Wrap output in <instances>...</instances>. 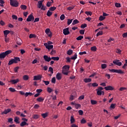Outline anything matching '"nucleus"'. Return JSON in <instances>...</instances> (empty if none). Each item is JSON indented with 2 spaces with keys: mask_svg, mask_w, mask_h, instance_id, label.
<instances>
[{
  "mask_svg": "<svg viewBox=\"0 0 127 127\" xmlns=\"http://www.w3.org/2000/svg\"><path fill=\"white\" fill-rule=\"evenodd\" d=\"M40 106H39L38 104H35L34 106V108L37 110L39 108H40Z\"/></svg>",
  "mask_w": 127,
  "mask_h": 127,
  "instance_id": "obj_62",
  "label": "nucleus"
},
{
  "mask_svg": "<svg viewBox=\"0 0 127 127\" xmlns=\"http://www.w3.org/2000/svg\"><path fill=\"white\" fill-rule=\"evenodd\" d=\"M41 78H42V76L41 75H35L34 76L33 80L34 81H37L38 80H41Z\"/></svg>",
  "mask_w": 127,
  "mask_h": 127,
  "instance_id": "obj_12",
  "label": "nucleus"
},
{
  "mask_svg": "<svg viewBox=\"0 0 127 127\" xmlns=\"http://www.w3.org/2000/svg\"><path fill=\"white\" fill-rule=\"evenodd\" d=\"M29 38H34L36 37V36H35V35H34V34H30L29 35Z\"/></svg>",
  "mask_w": 127,
  "mask_h": 127,
  "instance_id": "obj_49",
  "label": "nucleus"
},
{
  "mask_svg": "<svg viewBox=\"0 0 127 127\" xmlns=\"http://www.w3.org/2000/svg\"><path fill=\"white\" fill-rule=\"evenodd\" d=\"M10 33V31L8 30H6L3 31L4 35L5 37H7V35Z\"/></svg>",
  "mask_w": 127,
  "mask_h": 127,
  "instance_id": "obj_17",
  "label": "nucleus"
},
{
  "mask_svg": "<svg viewBox=\"0 0 127 127\" xmlns=\"http://www.w3.org/2000/svg\"><path fill=\"white\" fill-rule=\"evenodd\" d=\"M12 121H13V119H12V118H9L8 119V123H10V124H13Z\"/></svg>",
  "mask_w": 127,
  "mask_h": 127,
  "instance_id": "obj_55",
  "label": "nucleus"
},
{
  "mask_svg": "<svg viewBox=\"0 0 127 127\" xmlns=\"http://www.w3.org/2000/svg\"><path fill=\"white\" fill-rule=\"evenodd\" d=\"M12 19H15V20H17V16L15 15H12Z\"/></svg>",
  "mask_w": 127,
  "mask_h": 127,
  "instance_id": "obj_54",
  "label": "nucleus"
},
{
  "mask_svg": "<svg viewBox=\"0 0 127 127\" xmlns=\"http://www.w3.org/2000/svg\"><path fill=\"white\" fill-rule=\"evenodd\" d=\"M87 26V24H82L81 25V28L84 29Z\"/></svg>",
  "mask_w": 127,
  "mask_h": 127,
  "instance_id": "obj_60",
  "label": "nucleus"
},
{
  "mask_svg": "<svg viewBox=\"0 0 127 127\" xmlns=\"http://www.w3.org/2000/svg\"><path fill=\"white\" fill-rule=\"evenodd\" d=\"M56 78L57 80H61L62 79V76L61 75V73H58L56 75Z\"/></svg>",
  "mask_w": 127,
  "mask_h": 127,
  "instance_id": "obj_16",
  "label": "nucleus"
},
{
  "mask_svg": "<svg viewBox=\"0 0 127 127\" xmlns=\"http://www.w3.org/2000/svg\"><path fill=\"white\" fill-rule=\"evenodd\" d=\"M113 63L114 65H117L118 66H122V62H120L119 60H115L113 61Z\"/></svg>",
  "mask_w": 127,
  "mask_h": 127,
  "instance_id": "obj_9",
  "label": "nucleus"
},
{
  "mask_svg": "<svg viewBox=\"0 0 127 127\" xmlns=\"http://www.w3.org/2000/svg\"><path fill=\"white\" fill-rule=\"evenodd\" d=\"M84 38V37L83 36H79L77 38L76 40H82Z\"/></svg>",
  "mask_w": 127,
  "mask_h": 127,
  "instance_id": "obj_47",
  "label": "nucleus"
},
{
  "mask_svg": "<svg viewBox=\"0 0 127 127\" xmlns=\"http://www.w3.org/2000/svg\"><path fill=\"white\" fill-rule=\"evenodd\" d=\"M11 53V50H8L0 54V59H4L6 56Z\"/></svg>",
  "mask_w": 127,
  "mask_h": 127,
  "instance_id": "obj_2",
  "label": "nucleus"
},
{
  "mask_svg": "<svg viewBox=\"0 0 127 127\" xmlns=\"http://www.w3.org/2000/svg\"><path fill=\"white\" fill-rule=\"evenodd\" d=\"M44 45L45 46V47L47 49H48V50H51V49H53V45H49L47 43H45Z\"/></svg>",
  "mask_w": 127,
  "mask_h": 127,
  "instance_id": "obj_8",
  "label": "nucleus"
},
{
  "mask_svg": "<svg viewBox=\"0 0 127 127\" xmlns=\"http://www.w3.org/2000/svg\"><path fill=\"white\" fill-rule=\"evenodd\" d=\"M18 82H19V79L18 78L16 79H12L10 81V83H11L12 84H17Z\"/></svg>",
  "mask_w": 127,
  "mask_h": 127,
  "instance_id": "obj_13",
  "label": "nucleus"
},
{
  "mask_svg": "<svg viewBox=\"0 0 127 127\" xmlns=\"http://www.w3.org/2000/svg\"><path fill=\"white\" fill-rule=\"evenodd\" d=\"M104 89L105 90H106V91H113L114 88L112 86H107L106 87H105Z\"/></svg>",
  "mask_w": 127,
  "mask_h": 127,
  "instance_id": "obj_11",
  "label": "nucleus"
},
{
  "mask_svg": "<svg viewBox=\"0 0 127 127\" xmlns=\"http://www.w3.org/2000/svg\"><path fill=\"white\" fill-rule=\"evenodd\" d=\"M43 83H45L46 86H48L49 85L50 82L49 81L43 80Z\"/></svg>",
  "mask_w": 127,
  "mask_h": 127,
  "instance_id": "obj_42",
  "label": "nucleus"
},
{
  "mask_svg": "<svg viewBox=\"0 0 127 127\" xmlns=\"http://www.w3.org/2000/svg\"><path fill=\"white\" fill-rule=\"evenodd\" d=\"M20 61V59L18 57H15L14 59H11L9 63H8V65H12L13 63L16 64L17 62H19Z\"/></svg>",
  "mask_w": 127,
  "mask_h": 127,
  "instance_id": "obj_1",
  "label": "nucleus"
},
{
  "mask_svg": "<svg viewBox=\"0 0 127 127\" xmlns=\"http://www.w3.org/2000/svg\"><path fill=\"white\" fill-rule=\"evenodd\" d=\"M103 90H104V88L102 87H99L98 89H96L98 96H102V95L104 96L105 95V92L103 91Z\"/></svg>",
  "mask_w": 127,
  "mask_h": 127,
  "instance_id": "obj_3",
  "label": "nucleus"
},
{
  "mask_svg": "<svg viewBox=\"0 0 127 127\" xmlns=\"http://www.w3.org/2000/svg\"><path fill=\"white\" fill-rule=\"evenodd\" d=\"M62 73L63 74H64V75H68V74L69 73V72L66 71V70L65 69H63L62 70Z\"/></svg>",
  "mask_w": 127,
  "mask_h": 127,
  "instance_id": "obj_37",
  "label": "nucleus"
},
{
  "mask_svg": "<svg viewBox=\"0 0 127 127\" xmlns=\"http://www.w3.org/2000/svg\"><path fill=\"white\" fill-rule=\"evenodd\" d=\"M122 36L124 38H126V37H127V32L123 33Z\"/></svg>",
  "mask_w": 127,
  "mask_h": 127,
  "instance_id": "obj_63",
  "label": "nucleus"
},
{
  "mask_svg": "<svg viewBox=\"0 0 127 127\" xmlns=\"http://www.w3.org/2000/svg\"><path fill=\"white\" fill-rule=\"evenodd\" d=\"M72 21H73V19L70 20L69 19H67L68 25H70V23H72Z\"/></svg>",
  "mask_w": 127,
  "mask_h": 127,
  "instance_id": "obj_53",
  "label": "nucleus"
},
{
  "mask_svg": "<svg viewBox=\"0 0 127 127\" xmlns=\"http://www.w3.org/2000/svg\"><path fill=\"white\" fill-rule=\"evenodd\" d=\"M55 9H56V7H55V6L51 7L49 8V10L51 11H54V10H55Z\"/></svg>",
  "mask_w": 127,
  "mask_h": 127,
  "instance_id": "obj_39",
  "label": "nucleus"
},
{
  "mask_svg": "<svg viewBox=\"0 0 127 127\" xmlns=\"http://www.w3.org/2000/svg\"><path fill=\"white\" fill-rule=\"evenodd\" d=\"M84 82L85 83H90L92 81V79L91 78H85L83 79Z\"/></svg>",
  "mask_w": 127,
  "mask_h": 127,
  "instance_id": "obj_19",
  "label": "nucleus"
},
{
  "mask_svg": "<svg viewBox=\"0 0 127 127\" xmlns=\"http://www.w3.org/2000/svg\"><path fill=\"white\" fill-rule=\"evenodd\" d=\"M32 95H33V94L31 92H26L25 93V97H27L28 96H32Z\"/></svg>",
  "mask_w": 127,
  "mask_h": 127,
  "instance_id": "obj_28",
  "label": "nucleus"
},
{
  "mask_svg": "<svg viewBox=\"0 0 127 127\" xmlns=\"http://www.w3.org/2000/svg\"><path fill=\"white\" fill-rule=\"evenodd\" d=\"M75 99V96H73V95H70V97L69 98V100L70 101H73Z\"/></svg>",
  "mask_w": 127,
  "mask_h": 127,
  "instance_id": "obj_57",
  "label": "nucleus"
},
{
  "mask_svg": "<svg viewBox=\"0 0 127 127\" xmlns=\"http://www.w3.org/2000/svg\"><path fill=\"white\" fill-rule=\"evenodd\" d=\"M37 101L40 102H43V101H44V98L42 97H39L37 98Z\"/></svg>",
  "mask_w": 127,
  "mask_h": 127,
  "instance_id": "obj_24",
  "label": "nucleus"
},
{
  "mask_svg": "<svg viewBox=\"0 0 127 127\" xmlns=\"http://www.w3.org/2000/svg\"><path fill=\"white\" fill-rule=\"evenodd\" d=\"M20 127H24V126H28V124H27L25 121H23L20 125Z\"/></svg>",
  "mask_w": 127,
  "mask_h": 127,
  "instance_id": "obj_20",
  "label": "nucleus"
},
{
  "mask_svg": "<svg viewBox=\"0 0 127 127\" xmlns=\"http://www.w3.org/2000/svg\"><path fill=\"white\" fill-rule=\"evenodd\" d=\"M41 116L43 119H45V118H47L48 114H47V113H43L41 114Z\"/></svg>",
  "mask_w": 127,
  "mask_h": 127,
  "instance_id": "obj_35",
  "label": "nucleus"
},
{
  "mask_svg": "<svg viewBox=\"0 0 127 127\" xmlns=\"http://www.w3.org/2000/svg\"><path fill=\"white\" fill-rule=\"evenodd\" d=\"M9 90L10 92H12V93H14V92H16V90H15V89L12 87L9 88Z\"/></svg>",
  "mask_w": 127,
  "mask_h": 127,
  "instance_id": "obj_30",
  "label": "nucleus"
},
{
  "mask_svg": "<svg viewBox=\"0 0 127 127\" xmlns=\"http://www.w3.org/2000/svg\"><path fill=\"white\" fill-rule=\"evenodd\" d=\"M10 112H11V109H5L3 112L1 113V115H6L7 114H8V113H10Z\"/></svg>",
  "mask_w": 127,
  "mask_h": 127,
  "instance_id": "obj_15",
  "label": "nucleus"
},
{
  "mask_svg": "<svg viewBox=\"0 0 127 127\" xmlns=\"http://www.w3.org/2000/svg\"><path fill=\"white\" fill-rule=\"evenodd\" d=\"M52 83H53V84H55V83H56V79L55 77H53L52 78Z\"/></svg>",
  "mask_w": 127,
  "mask_h": 127,
  "instance_id": "obj_51",
  "label": "nucleus"
},
{
  "mask_svg": "<svg viewBox=\"0 0 127 127\" xmlns=\"http://www.w3.org/2000/svg\"><path fill=\"white\" fill-rule=\"evenodd\" d=\"M73 54V50H68L67 52V55H72V54Z\"/></svg>",
  "mask_w": 127,
  "mask_h": 127,
  "instance_id": "obj_26",
  "label": "nucleus"
},
{
  "mask_svg": "<svg viewBox=\"0 0 127 127\" xmlns=\"http://www.w3.org/2000/svg\"><path fill=\"white\" fill-rule=\"evenodd\" d=\"M63 34L64 35H68L70 34V31H69V28H65L63 30Z\"/></svg>",
  "mask_w": 127,
  "mask_h": 127,
  "instance_id": "obj_10",
  "label": "nucleus"
},
{
  "mask_svg": "<svg viewBox=\"0 0 127 127\" xmlns=\"http://www.w3.org/2000/svg\"><path fill=\"white\" fill-rule=\"evenodd\" d=\"M19 118L17 117H15L14 118V122H15V123H16V124H19Z\"/></svg>",
  "mask_w": 127,
  "mask_h": 127,
  "instance_id": "obj_21",
  "label": "nucleus"
},
{
  "mask_svg": "<svg viewBox=\"0 0 127 127\" xmlns=\"http://www.w3.org/2000/svg\"><path fill=\"white\" fill-rule=\"evenodd\" d=\"M39 115H34L33 116V119H35V120H37V119H39Z\"/></svg>",
  "mask_w": 127,
  "mask_h": 127,
  "instance_id": "obj_43",
  "label": "nucleus"
},
{
  "mask_svg": "<svg viewBox=\"0 0 127 127\" xmlns=\"http://www.w3.org/2000/svg\"><path fill=\"white\" fill-rule=\"evenodd\" d=\"M85 14H87V15H92V14H93V13L91 11H86L85 12Z\"/></svg>",
  "mask_w": 127,
  "mask_h": 127,
  "instance_id": "obj_45",
  "label": "nucleus"
},
{
  "mask_svg": "<svg viewBox=\"0 0 127 127\" xmlns=\"http://www.w3.org/2000/svg\"><path fill=\"white\" fill-rule=\"evenodd\" d=\"M110 72H112L113 73H118V74H124L125 72L123 71V70L121 69H109Z\"/></svg>",
  "mask_w": 127,
  "mask_h": 127,
  "instance_id": "obj_5",
  "label": "nucleus"
},
{
  "mask_svg": "<svg viewBox=\"0 0 127 127\" xmlns=\"http://www.w3.org/2000/svg\"><path fill=\"white\" fill-rule=\"evenodd\" d=\"M76 58H77V54H75L73 56L70 58V59L71 60H76Z\"/></svg>",
  "mask_w": 127,
  "mask_h": 127,
  "instance_id": "obj_32",
  "label": "nucleus"
},
{
  "mask_svg": "<svg viewBox=\"0 0 127 127\" xmlns=\"http://www.w3.org/2000/svg\"><path fill=\"white\" fill-rule=\"evenodd\" d=\"M74 7H75V6L72 5L71 6L67 7V10H72V9H73Z\"/></svg>",
  "mask_w": 127,
  "mask_h": 127,
  "instance_id": "obj_46",
  "label": "nucleus"
},
{
  "mask_svg": "<svg viewBox=\"0 0 127 127\" xmlns=\"http://www.w3.org/2000/svg\"><path fill=\"white\" fill-rule=\"evenodd\" d=\"M70 127H78V126L76 125L75 124H72Z\"/></svg>",
  "mask_w": 127,
  "mask_h": 127,
  "instance_id": "obj_64",
  "label": "nucleus"
},
{
  "mask_svg": "<svg viewBox=\"0 0 127 127\" xmlns=\"http://www.w3.org/2000/svg\"><path fill=\"white\" fill-rule=\"evenodd\" d=\"M101 68L102 69H106L107 68V64H101Z\"/></svg>",
  "mask_w": 127,
  "mask_h": 127,
  "instance_id": "obj_50",
  "label": "nucleus"
},
{
  "mask_svg": "<svg viewBox=\"0 0 127 127\" xmlns=\"http://www.w3.org/2000/svg\"><path fill=\"white\" fill-rule=\"evenodd\" d=\"M20 7L22 9H23L24 10L27 8V6H26V5H21Z\"/></svg>",
  "mask_w": 127,
  "mask_h": 127,
  "instance_id": "obj_36",
  "label": "nucleus"
},
{
  "mask_svg": "<svg viewBox=\"0 0 127 127\" xmlns=\"http://www.w3.org/2000/svg\"><path fill=\"white\" fill-rule=\"evenodd\" d=\"M22 41H21V39L18 38V40H17V41L16 43H17V44L18 45H21V42H22Z\"/></svg>",
  "mask_w": 127,
  "mask_h": 127,
  "instance_id": "obj_31",
  "label": "nucleus"
},
{
  "mask_svg": "<svg viewBox=\"0 0 127 127\" xmlns=\"http://www.w3.org/2000/svg\"><path fill=\"white\" fill-rule=\"evenodd\" d=\"M42 2H43V1H41V0H39L38 1V5H40L41 7V9L43 10H46V6H44V5H43V4L42 3Z\"/></svg>",
  "mask_w": 127,
  "mask_h": 127,
  "instance_id": "obj_6",
  "label": "nucleus"
},
{
  "mask_svg": "<svg viewBox=\"0 0 127 127\" xmlns=\"http://www.w3.org/2000/svg\"><path fill=\"white\" fill-rule=\"evenodd\" d=\"M91 105H97L98 102L96 100H91L90 101Z\"/></svg>",
  "mask_w": 127,
  "mask_h": 127,
  "instance_id": "obj_27",
  "label": "nucleus"
},
{
  "mask_svg": "<svg viewBox=\"0 0 127 127\" xmlns=\"http://www.w3.org/2000/svg\"><path fill=\"white\" fill-rule=\"evenodd\" d=\"M116 108V104H112L110 106V110H114Z\"/></svg>",
  "mask_w": 127,
  "mask_h": 127,
  "instance_id": "obj_34",
  "label": "nucleus"
},
{
  "mask_svg": "<svg viewBox=\"0 0 127 127\" xmlns=\"http://www.w3.org/2000/svg\"><path fill=\"white\" fill-rule=\"evenodd\" d=\"M105 18H106L105 17H104L103 16L101 15V16L99 17V20H100V21H103V20H104Z\"/></svg>",
  "mask_w": 127,
  "mask_h": 127,
  "instance_id": "obj_40",
  "label": "nucleus"
},
{
  "mask_svg": "<svg viewBox=\"0 0 127 127\" xmlns=\"http://www.w3.org/2000/svg\"><path fill=\"white\" fill-rule=\"evenodd\" d=\"M52 91H53V90H52V89H51V88H50V87L47 88V92H48V93H51L52 92Z\"/></svg>",
  "mask_w": 127,
  "mask_h": 127,
  "instance_id": "obj_56",
  "label": "nucleus"
},
{
  "mask_svg": "<svg viewBox=\"0 0 127 127\" xmlns=\"http://www.w3.org/2000/svg\"><path fill=\"white\" fill-rule=\"evenodd\" d=\"M115 6L116 7H121V3L118 2L115 3Z\"/></svg>",
  "mask_w": 127,
  "mask_h": 127,
  "instance_id": "obj_58",
  "label": "nucleus"
},
{
  "mask_svg": "<svg viewBox=\"0 0 127 127\" xmlns=\"http://www.w3.org/2000/svg\"><path fill=\"white\" fill-rule=\"evenodd\" d=\"M63 69H64V70H66V71H68V70H69V69H70V66L69 65H64L63 67Z\"/></svg>",
  "mask_w": 127,
  "mask_h": 127,
  "instance_id": "obj_18",
  "label": "nucleus"
},
{
  "mask_svg": "<svg viewBox=\"0 0 127 127\" xmlns=\"http://www.w3.org/2000/svg\"><path fill=\"white\" fill-rule=\"evenodd\" d=\"M77 23H79V21L77 19H75L73 20L72 25H75V24H77Z\"/></svg>",
  "mask_w": 127,
  "mask_h": 127,
  "instance_id": "obj_29",
  "label": "nucleus"
},
{
  "mask_svg": "<svg viewBox=\"0 0 127 127\" xmlns=\"http://www.w3.org/2000/svg\"><path fill=\"white\" fill-rule=\"evenodd\" d=\"M10 4L14 7H17L18 6V1L16 0H10Z\"/></svg>",
  "mask_w": 127,
  "mask_h": 127,
  "instance_id": "obj_4",
  "label": "nucleus"
},
{
  "mask_svg": "<svg viewBox=\"0 0 127 127\" xmlns=\"http://www.w3.org/2000/svg\"><path fill=\"white\" fill-rule=\"evenodd\" d=\"M51 59L52 60H54V61H58L59 60V57H53L51 58Z\"/></svg>",
  "mask_w": 127,
  "mask_h": 127,
  "instance_id": "obj_22",
  "label": "nucleus"
},
{
  "mask_svg": "<svg viewBox=\"0 0 127 127\" xmlns=\"http://www.w3.org/2000/svg\"><path fill=\"white\" fill-rule=\"evenodd\" d=\"M47 16L50 17L52 15V12L50 11V10H48V12L47 13Z\"/></svg>",
  "mask_w": 127,
  "mask_h": 127,
  "instance_id": "obj_33",
  "label": "nucleus"
},
{
  "mask_svg": "<svg viewBox=\"0 0 127 127\" xmlns=\"http://www.w3.org/2000/svg\"><path fill=\"white\" fill-rule=\"evenodd\" d=\"M44 59L45 61H46L47 62H50L51 61V58L49 57L47 55L44 56Z\"/></svg>",
  "mask_w": 127,
  "mask_h": 127,
  "instance_id": "obj_14",
  "label": "nucleus"
},
{
  "mask_svg": "<svg viewBox=\"0 0 127 127\" xmlns=\"http://www.w3.org/2000/svg\"><path fill=\"white\" fill-rule=\"evenodd\" d=\"M100 35H103V31H99L96 34V36H100Z\"/></svg>",
  "mask_w": 127,
  "mask_h": 127,
  "instance_id": "obj_48",
  "label": "nucleus"
},
{
  "mask_svg": "<svg viewBox=\"0 0 127 127\" xmlns=\"http://www.w3.org/2000/svg\"><path fill=\"white\" fill-rule=\"evenodd\" d=\"M75 123V119H74V116L70 117V123L74 124Z\"/></svg>",
  "mask_w": 127,
  "mask_h": 127,
  "instance_id": "obj_25",
  "label": "nucleus"
},
{
  "mask_svg": "<svg viewBox=\"0 0 127 127\" xmlns=\"http://www.w3.org/2000/svg\"><path fill=\"white\" fill-rule=\"evenodd\" d=\"M28 22L31 21V20H34V17L32 14H30L26 19Z\"/></svg>",
  "mask_w": 127,
  "mask_h": 127,
  "instance_id": "obj_7",
  "label": "nucleus"
},
{
  "mask_svg": "<svg viewBox=\"0 0 127 127\" xmlns=\"http://www.w3.org/2000/svg\"><path fill=\"white\" fill-rule=\"evenodd\" d=\"M23 79L24 80V81H27L29 79V77L27 75H24L23 76Z\"/></svg>",
  "mask_w": 127,
  "mask_h": 127,
  "instance_id": "obj_23",
  "label": "nucleus"
},
{
  "mask_svg": "<svg viewBox=\"0 0 127 127\" xmlns=\"http://www.w3.org/2000/svg\"><path fill=\"white\" fill-rule=\"evenodd\" d=\"M91 51H97V47L96 46H93L91 48Z\"/></svg>",
  "mask_w": 127,
  "mask_h": 127,
  "instance_id": "obj_41",
  "label": "nucleus"
},
{
  "mask_svg": "<svg viewBox=\"0 0 127 127\" xmlns=\"http://www.w3.org/2000/svg\"><path fill=\"white\" fill-rule=\"evenodd\" d=\"M92 87H98L99 86V84L96 82H94L93 83H92Z\"/></svg>",
  "mask_w": 127,
  "mask_h": 127,
  "instance_id": "obj_52",
  "label": "nucleus"
},
{
  "mask_svg": "<svg viewBox=\"0 0 127 127\" xmlns=\"http://www.w3.org/2000/svg\"><path fill=\"white\" fill-rule=\"evenodd\" d=\"M86 123H87V121H86V120L82 119L81 120V124H86Z\"/></svg>",
  "mask_w": 127,
  "mask_h": 127,
  "instance_id": "obj_61",
  "label": "nucleus"
},
{
  "mask_svg": "<svg viewBox=\"0 0 127 127\" xmlns=\"http://www.w3.org/2000/svg\"><path fill=\"white\" fill-rule=\"evenodd\" d=\"M78 114L80 116H83V114H84V112H83L82 110H79L78 111Z\"/></svg>",
  "mask_w": 127,
  "mask_h": 127,
  "instance_id": "obj_59",
  "label": "nucleus"
},
{
  "mask_svg": "<svg viewBox=\"0 0 127 127\" xmlns=\"http://www.w3.org/2000/svg\"><path fill=\"white\" fill-rule=\"evenodd\" d=\"M75 109H80L81 108V105L79 104H76L75 105Z\"/></svg>",
  "mask_w": 127,
  "mask_h": 127,
  "instance_id": "obj_38",
  "label": "nucleus"
},
{
  "mask_svg": "<svg viewBox=\"0 0 127 127\" xmlns=\"http://www.w3.org/2000/svg\"><path fill=\"white\" fill-rule=\"evenodd\" d=\"M61 20H64L65 19V15L62 14L60 16Z\"/></svg>",
  "mask_w": 127,
  "mask_h": 127,
  "instance_id": "obj_44",
  "label": "nucleus"
}]
</instances>
